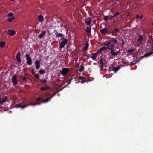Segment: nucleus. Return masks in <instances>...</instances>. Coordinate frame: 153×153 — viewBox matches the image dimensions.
Wrapping results in <instances>:
<instances>
[{
  "label": "nucleus",
  "mask_w": 153,
  "mask_h": 153,
  "mask_svg": "<svg viewBox=\"0 0 153 153\" xmlns=\"http://www.w3.org/2000/svg\"><path fill=\"white\" fill-rule=\"evenodd\" d=\"M35 76V77L37 79H39V76L38 74H35L34 75Z\"/></svg>",
  "instance_id": "obj_36"
},
{
  "label": "nucleus",
  "mask_w": 153,
  "mask_h": 153,
  "mask_svg": "<svg viewBox=\"0 0 153 153\" xmlns=\"http://www.w3.org/2000/svg\"><path fill=\"white\" fill-rule=\"evenodd\" d=\"M41 82H42L44 83H45L47 82V81L46 80L44 79L43 80H41L40 81Z\"/></svg>",
  "instance_id": "obj_40"
},
{
  "label": "nucleus",
  "mask_w": 153,
  "mask_h": 153,
  "mask_svg": "<svg viewBox=\"0 0 153 153\" xmlns=\"http://www.w3.org/2000/svg\"><path fill=\"white\" fill-rule=\"evenodd\" d=\"M91 29L90 27H88L86 29V31L88 34H89L91 33Z\"/></svg>",
  "instance_id": "obj_21"
},
{
  "label": "nucleus",
  "mask_w": 153,
  "mask_h": 153,
  "mask_svg": "<svg viewBox=\"0 0 153 153\" xmlns=\"http://www.w3.org/2000/svg\"><path fill=\"white\" fill-rule=\"evenodd\" d=\"M140 60V59H138V60L135 61V62H132V63H131V64H132V65H133L135 64L136 63V62H138Z\"/></svg>",
  "instance_id": "obj_39"
},
{
  "label": "nucleus",
  "mask_w": 153,
  "mask_h": 153,
  "mask_svg": "<svg viewBox=\"0 0 153 153\" xmlns=\"http://www.w3.org/2000/svg\"><path fill=\"white\" fill-rule=\"evenodd\" d=\"M100 31L102 34L104 35H105L107 34L108 32V29L105 28H104L103 29L100 30Z\"/></svg>",
  "instance_id": "obj_8"
},
{
  "label": "nucleus",
  "mask_w": 153,
  "mask_h": 153,
  "mask_svg": "<svg viewBox=\"0 0 153 153\" xmlns=\"http://www.w3.org/2000/svg\"><path fill=\"white\" fill-rule=\"evenodd\" d=\"M103 65L100 64H99L100 68V69L101 70H102V69H103Z\"/></svg>",
  "instance_id": "obj_34"
},
{
  "label": "nucleus",
  "mask_w": 153,
  "mask_h": 153,
  "mask_svg": "<svg viewBox=\"0 0 153 153\" xmlns=\"http://www.w3.org/2000/svg\"><path fill=\"white\" fill-rule=\"evenodd\" d=\"M79 79L81 80L80 82L82 83H84L86 81V78L82 76L79 77Z\"/></svg>",
  "instance_id": "obj_16"
},
{
  "label": "nucleus",
  "mask_w": 153,
  "mask_h": 153,
  "mask_svg": "<svg viewBox=\"0 0 153 153\" xmlns=\"http://www.w3.org/2000/svg\"><path fill=\"white\" fill-rule=\"evenodd\" d=\"M84 67L83 65V64L82 63L80 66V68L79 69V71L80 72H82L84 70Z\"/></svg>",
  "instance_id": "obj_26"
},
{
  "label": "nucleus",
  "mask_w": 153,
  "mask_h": 153,
  "mask_svg": "<svg viewBox=\"0 0 153 153\" xmlns=\"http://www.w3.org/2000/svg\"><path fill=\"white\" fill-rule=\"evenodd\" d=\"M20 53L19 52H18L17 53L16 55V59H17V61L19 62L20 63L21 62V60L20 58Z\"/></svg>",
  "instance_id": "obj_13"
},
{
  "label": "nucleus",
  "mask_w": 153,
  "mask_h": 153,
  "mask_svg": "<svg viewBox=\"0 0 153 153\" xmlns=\"http://www.w3.org/2000/svg\"><path fill=\"white\" fill-rule=\"evenodd\" d=\"M152 25H153V22L152 23Z\"/></svg>",
  "instance_id": "obj_52"
},
{
  "label": "nucleus",
  "mask_w": 153,
  "mask_h": 153,
  "mask_svg": "<svg viewBox=\"0 0 153 153\" xmlns=\"http://www.w3.org/2000/svg\"><path fill=\"white\" fill-rule=\"evenodd\" d=\"M40 103H41V102L37 103H30V104H29V105H39Z\"/></svg>",
  "instance_id": "obj_32"
},
{
  "label": "nucleus",
  "mask_w": 153,
  "mask_h": 153,
  "mask_svg": "<svg viewBox=\"0 0 153 153\" xmlns=\"http://www.w3.org/2000/svg\"><path fill=\"white\" fill-rule=\"evenodd\" d=\"M68 40L66 39L62 41L60 44V48H62L64 46L67 44Z\"/></svg>",
  "instance_id": "obj_6"
},
{
  "label": "nucleus",
  "mask_w": 153,
  "mask_h": 153,
  "mask_svg": "<svg viewBox=\"0 0 153 153\" xmlns=\"http://www.w3.org/2000/svg\"><path fill=\"white\" fill-rule=\"evenodd\" d=\"M6 44V43L3 41H1L0 42V47H3Z\"/></svg>",
  "instance_id": "obj_23"
},
{
  "label": "nucleus",
  "mask_w": 153,
  "mask_h": 153,
  "mask_svg": "<svg viewBox=\"0 0 153 153\" xmlns=\"http://www.w3.org/2000/svg\"><path fill=\"white\" fill-rule=\"evenodd\" d=\"M25 56L27 60V63L28 65H30L32 64V61L29 55L27 54L25 55Z\"/></svg>",
  "instance_id": "obj_5"
},
{
  "label": "nucleus",
  "mask_w": 153,
  "mask_h": 153,
  "mask_svg": "<svg viewBox=\"0 0 153 153\" xmlns=\"http://www.w3.org/2000/svg\"><path fill=\"white\" fill-rule=\"evenodd\" d=\"M119 14H120V13H119V12H116L115 13L114 15V17H115V16H116L117 15H119Z\"/></svg>",
  "instance_id": "obj_37"
},
{
  "label": "nucleus",
  "mask_w": 153,
  "mask_h": 153,
  "mask_svg": "<svg viewBox=\"0 0 153 153\" xmlns=\"http://www.w3.org/2000/svg\"><path fill=\"white\" fill-rule=\"evenodd\" d=\"M69 71V68H64L60 71V73L62 75L65 76L66 75Z\"/></svg>",
  "instance_id": "obj_2"
},
{
  "label": "nucleus",
  "mask_w": 153,
  "mask_h": 153,
  "mask_svg": "<svg viewBox=\"0 0 153 153\" xmlns=\"http://www.w3.org/2000/svg\"><path fill=\"white\" fill-rule=\"evenodd\" d=\"M49 88V87L48 86H46L45 87H42L40 88V90L41 91H45Z\"/></svg>",
  "instance_id": "obj_20"
},
{
  "label": "nucleus",
  "mask_w": 153,
  "mask_h": 153,
  "mask_svg": "<svg viewBox=\"0 0 153 153\" xmlns=\"http://www.w3.org/2000/svg\"><path fill=\"white\" fill-rule=\"evenodd\" d=\"M55 94H54L52 96H53V97L54 96Z\"/></svg>",
  "instance_id": "obj_51"
},
{
  "label": "nucleus",
  "mask_w": 153,
  "mask_h": 153,
  "mask_svg": "<svg viewBox=\"0 0 153 153\" xmlns=\"http://www.w3.org/2000/svg\"><path fill=\"white\" fill-rule=\"evenodd\" d=\"M122 45H123H123H124V42H123L122 43Z\"/></svg>",
  "instance_id": "obj_50"
},
{
  "label": "nucleus",
  "mask_w": 153,
  "mask_h": 153,
  "mask_svg": "<svg viewBox=\"0 0 153 153\" xmlns=\"http://www.w3.org/2000/svg\"><path fill=\"white\" fill-rule=\"evenodd\" d=\"M110 53L113 56H117L120 52V51H117L116 48H112L110 50Z\"/></svg>",
  "instance_id": "obj_3"
},
{
  "label": "nucleus",
  "mask_w": 153,
  "mask_h": 153,
  "mask_svg": "<svg viewBox=\"0 0 153 153\" xmlns=\"http://www.w3.org/2000/svg\"><path fill=\"white\" fill-rule=\"evenodd\" d=\"M12 82L14 84H16L17 83V77L15 75H14L12 78Z\"/></svg>",
  "instance_id": "obj_9"
},
{
  "label": "nucleus",
  "mask_w": 153,
  "mask_h": 153,
  "mask_svg": "<svg viewBox=\"0 0 153 153\" xmlns=\"http://www.w3.org/2000/svg\"><path fill=\"white\" fill-rule=\"evenodd\" d=\"M7 98V97L6 96L2 100L0 99V104H3L6 101Z\"/></svg>",
  "instance_id": "obj_17"
},
{
  "label": "nucleus",
  "mask_w": 153,
  "mask_h": 153,
  "mask_svg": "<svg viewBox=\"0 0 153 153\" xmlns=\"http://www.w3.org/2000/svg\"><path fill=\"white\" fill-rule=\"evenodd\" d=\"M134 51V50L133 49H130L129 50H128L127 51V53H131V52H132Z\"/></svg>",
  "instance_id": "obj_35"
},
{
  "label": "nucleus",
  "mask_w": 153,
  "mask_h": 153,
  "mask_svg": "<svg viewBox=\"0 0 153 153\" xmlns=\"http://www.w3.org/2000/svg\"><path fill=\"white\" fill-rule=\"evenodd\" d=\"M85 21L87 25H89L91 24L92 21V19L90 17H88L85 19Z\"/></svg>",
  "instance_id": "obj_7"
},
{
  "label": "nucleus",
  "mask_w": 153,
  "mask_h": 153,
  "mask_svg": "<svg viewBox=\"0 0 153 153\" xmlns=\"http://www.w3.org/2000/svg\"><path fill=\"white\" fill-rule=\"evenodd\" d=\"M104 46L103 47H102L100 48L99 50L97 51V52L99 53H101L102 52L104 51L105 50L107 49L105 45H104Z\"/></svg>",
  "instance_id": "obj_10"
},
{
  "label": "nucleus",
  "mask_w": 153,
  "mask_h": 153,
  "mask_svg": "<svg viewBox=\"0 0 153 153\" xmlns=\"http://www.w3.org/2000/svg\"><path fill=\"white\" fill-rule=\"evenodd\" d=\"M114 17V15L111 16L109 18V19H111L112 18Z\"/></svg>",
  "instance_id": "obj_44"
},
{
  "label": "nucleus",
  "mask_w": 153,
  "mask_h": 153,
  "mask_svg": "<svg viewBox=\"0 0 153 153\" xmlns=\"http://www.w3.org/2000/svg\"><path fill=\"white\" fill-rule=\"evenodd\" d=\"M44 72L45 71L43 70H40L39 71V73L41 74H43Z\"/></svg>",
  "instance_id": "obj_30"
},
{
  "label": "nucleus",
  "mask_w": 153,
  "mask_h": 153,
  "mask_svg": "<svg viewBox=\"0 0 153 153\" xmlns=\"http://www.w3.org/2000/svg\"><path fill=\"white\" fill-rule=\"evenodd\" d=\"M28 106H29V104L24 105L22 103H20L16 104L15 107L16 108L21 107L22 109H23Z\"/></svg>",
  "instance_id": "obj_4"
},
{
  "label": "nucleus",
  "mask_w": 153,
  "mask_h": 153,
  "mask_svg": "<svg viewBox=\"0 0 153 153\" xmlns=\"http://www.w3.org/2000/svg\"><path fill=\"white\" fill-rule=\"evenodd\" d=\"M46 32L45 31H42L41 33L39 35L38 37L39 38H42L45 35Z\"/></svg>",
  "instance_id": "obj_14"
},
{
  "label": "nucleus",
  "mask_w": 153,
  "mask_h": 153,
  "mask_svg": "<svg viewBox=\"0 0 153 153\" xmlns=\"http://www.w3.org/2000/svg\"><path fill=\"white\" fill-rule=\"evenodd\" d=\"M136 17L137 19L140 18V16L138 15H137Z\"/></svg>",
  "instance_id": "obj_46"
},
{
  "label": "nucleus",
  "mask_w": 153,
  "mask_h": 153,
  "mask_svg": "<svg viewBox=\"0 0 153 153\" xmlns=\"http://www.w3.org/2000/svg\"><path fill=\"white\" fill-rule=\"evenodd\" d=\"M119 67H114L113 68V70L114 72V73H116L120 69Z\"/></svg>",
  "instance_id": "obj_24"
},
{
  "label": "nucleus",
  "mask_w": 153,
  "mask_h": 153,
  "mask_svg": "<svg viewBox=\"0 0 153 153\" xmlns=\"http://www.w3.org/2000/svg\"><path fill=\"white\" fill-rule=\"evenodd\" d=\"M54 32L55 33V35L57 37H62L63 36V35L61 33L59 34L56 30H55Z\"/></svg>",
  "instance_id": "obj_18"
},
{
  "label": "nucleus",
  "mask_w": 153,
  "mask_h": 153,
  "mask_svg": "<svg viewBox=\"0 0 153 153\" xmlns=\"http://www.w3.org/2000/svg\"><path fill=\"white\" fill-rule=\"evenodd\" d=\"M143 17V16H141L140 17V18L141 19H142Z\"/></svg>",
  "instance_id": "obj_48"
},
{
  "label": "nucleus",
  "mask_w": 153,
  "mask_h": 153,
  "mask_svg": "<svg viewBox=\"0 0 153 153\" xmlns=\"http://www.w3.org/2000/svg\"><path fill=\"white\" fill-rule=\"evenodd\" d=\"M32 74H33V75H34L35 74V73H34V71L33 70H32Z\"/></svg>",
  "instance_id": "obj_45"
},
{
  "label": "nucleus",
  "mask_w": 153,
  "mask_h": 153,
  "mask_svg": "<svg viewBox=\"0 0 153 153\" xmlns=\"http://www.w3.org/2000/svg\"><path fill=\"white\" fill-rule=\"evenodd\" d=\"M41 98L40 97H39L37 99V100L38 101H41Z\"/></svg>",
  "instance_id": "obj_41"
},
{
  "label": "nucleus",
  "mask_w": 153,
  "mask_h": 153,
  "mask_svg": "<svg viewBox=\"0 0 153 153\" xmlns=\"http://www.w3.org/2000/svg\"><path fill=\"white\" fill-rule=\"evenodd\" d=\"M114 31H115L116 32H118V29L117 28H115L114 30Z\"/></svg>",
  "instance_id": "obj_43"
},
{
  "label": "nucleus",
  "mask_w": 153,
  "mask_h": 153,
  "mask_svg": "<svg viewBox=\"0 0 153 153\" xmlns=\"http://www.w3.org/2000/svg\"><path fill=\"white\" fill-rule=\"evenodd\" d=\"M89 45V44H88V43H86V46L85 47L84 49V51H85L87 50L88 48Z\"/></svg>",
  "instance_id": "obj_28"
},
{
  "label": "nucleus",
  "mask_w": 153,
  "mask_h": 153,
  "mask_svg": "<svg viewBox=\"0 0 153 153\" xmlns=\"http://www.w3.org/2000/svg\"><path fill=\"white\" fill-rule=\"evenodd\" d=\"M50 100V98H48L42 100V102L43 103H46L48 102Z\"/></svg>",
  "instance_id": "obj_25"
},
{
  "label": "nucleus",
  "mask_w": 153,
  "mask_h": 153,
  "mask_svg": "<svg viewBox=\"0 0 153 153\" xmlns=\"http://www.w3.org/2000/svg\"><path fill=\"white\" fill-rule=\"evenodd\" d=\"M47 32H48V35H50V32H49V30H48Z\"/></svg>",
  "instance_id": "obj_47"
},
{
  "label": "nucleus",
  "mask_w": 153,
  "mask_h": 153,
  "mask_svg": "<svg viewBox=\"0 0 153 153\" xmlns=\"http://www.w3.org/2000/svg\"><path fill=\"white\" fill-rule=\"evenodd\" d=\"M53 97V96H52L50 97L49 98H50V100L51 98H52Z\"/></svg>",
  "instance_id": "obj_49"
},
{
  "label": "nucleus",
  "mask_w": 153,
  "mask_h": 153,
  "mask_svg": "<svg viewBox=\"0 0 153 153\" xmlns=\"http://www.w3.org/2000/svg\"><path fill=\"white\" fill-rule=\"evenodd\" d=\"M35 64L36 68L37 69H39L40 67L39 62L38 60H36L35 62Z\"/></svg>",
  "instance_id": "obj_15"
},
{
  "label": "nucleus",
  "mask_w": 153,
  "mask_h": 153,
  "mask_svg": "<svg viewBox=\"0 0 153 153\" xmlns=\"http://www.w3.org/2000/svg\"><path fill=\"white\" fill-rule=\"evenodd\" d=\"M7 34L11 36H12L15 34V32L13 30H9L7 32Z\"/></svg>",
  "instance_id": "obj_11"
},
{
  "label": "nucleus",
  "mask_w": 153,
  "mask_h": 153,
  "mask_svg": "<svg viewBox=\"0 0 153 153\" xmlns=\"http://www.w3.org/2000/svg\"><path fill=\"white\" fill-rule=\"evenodd\" d=\"M152 51L150 52L149 53H147L145 54L144 55L142 56V58L144 57H147L149 56L152 54L153 53V46L151 48Z\"/></svg>",
  "instance_id": "obj_12"
},
{
  "label": "nucleus",
  "mask_w": 153,
  "mask_h": 153,
  "mask_svg": "<svg viewBox=\"0 0 153 153\" xmlns=\"http://www.w3.org/2000/svg\"><path fill=\"white\" fill-rule=\"evenodd\" d=\"M14 19V17H10L8 19V21L9 22H11Z\"/></svg>",
  "instance_id": "obj_29"
},
{
  "label": "nucleus",
  "mask_w": 153,
  "mask_h": 153,
  "mask_svg": "<svg viewBox=\"0 0 153 153\" xmlns=\"http://www.w3.org/2000/svg\"><path fill=\"white\" fill-rule=\"evenodd\" d=\"M98 54V53L97 52L96 53L93 55L92 56H91V58L93 60H94L96 59Z\"/></svg>",
  "instance_id": "obj_19"
},
{
  "label": "nucleus",
  "mask_w": 153,
  "mask_h": 153,
  "mask_svg": "<svg viewBox=\"0 0 153 153\" xmlns=\"http://www.w3.org/2000/svg\"><path fill=\"white\" fill-rule=\"evenodd\" d=\"M38 20L39 22H42L43 20V16L41 15H40L39 16Z\"/></svg>",
  "instance_id": "obj_22"
},
{
  "label": "nucleus",
  "mask_w": 153,
  "mask_h": 153,
  "mask_svg": "<svg viewBox=\"0 0 153 153\" xmlns=\"http://www.w3.org/2000/svg\"><path fill=\"white\" fill-rule=\"evenodd\" d=\"M13 14L12 13H9L8 15V17H13Z\"/></svg>",
  "instance_id": "obj_33"
},
{
  "label": "nucleus",
  "mask_w": 153,
  "mask_h": 153,
  "mask_svg": "<svg viewBox=\"0 0 153 153\" xmlns=\"http://www.w3.org/2000/svg\"><path fill=\"white\" fill-rule=\"evenodd\" d=\"M100 64L103 65V62L102 58L100 59Z\"/></svg>",
  "instance_id": "obj_38"
},
{
  "label": "nucleus",
  "mask_w": 153,
  "mask_h": 153,
  "mask_svg": "<svg viewBox=\"0 0 153 153\" xmlns=\"http://www.w3.org/2000/svg\"><path fill=\"white\" fill-rule=\"evenodd\" d=\"M59 24L60 25V26L61 27H62L63 26V24L61 23H59Z\"/></svg>",
  "instance_id": "obj_42"
},
{
  "label": "nucleus",
  "mask_w": 153,
  "mask_h": 153,
  "mask_svg": "<svg viewBox=\"0 0 153 153\" xmlns=\"http://www.w3.org/2000/svg\"><path fill=\"white\" fill-rule=\"evenodd\" d=\"M104 19L106 21L108 20L109 19V18L108 17V16H105L104 17Z\"/></svg>",
  "instance_id": "obj_31"
},
{
  "label": "nucleus",
  "mask_w": 153,
  "mask_h": 153,
  "mask_svg": "<svg viewBox=\"0 0 153 153\" xmlns=\"http://www.w3.org/2000/svg\"><path fill=\"white\" fill-rule=\"evenodd\" d=\"M139 38L138 39V40L140 42L142 41L143 40V36L142 35H139Z\"/></svg>",
  "instance_id": "obj_27"
},
{
  "label": "nucleus",
  "mask_w": 153,
  "mask_h": 153,
  "mask_svg": "<svg viewBox=\"0 0 153 153\" xmlns=\"http://www.w3.org/2000/svg\"><path fill=\"white\" fill-rule=\"evenodd\" d=\"M117 42L116 39L113 38L110 41L105 42H104L102 45H105L107 49L111 50L114 48V46L116 45Z\"/></svg>",
  "instance_id": "obj_1"
}]
</instances>
